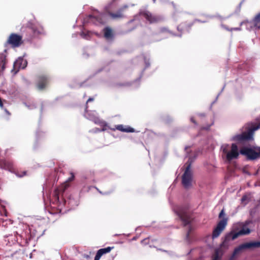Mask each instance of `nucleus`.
<instances>
[{"mask_svg":"<svg viewBox=\"0 0 260 260\" xmlns=\"http://www.w3.org/2000/svg\"><path fill=\"white\" fill-rule=\"evenodd\" d=\"M21 31L25 37L27 41L31 40L33 38L43 33V27L38 24L28 22L26 26H22Z\"/></svg>","mask_w":260,"mask_h":260,"instance_id":"f257e3e1","label":"nucleus"},{"mask_svg":"<svg viewBox=\"0 0 260 260\" xmlns=\"http://www.w3.org/2000/svg\"><path fill=\"white\" fill-rule=\"evenodd\" d=\"M88 105L85 106V113L87 117L91 121H93L95 123L99 124L102 127L103 131H107L111 129V128L106 122L101 120L97 116V113L95 111H90L88 110Z\"/></svg>","mask_w":260,"mask_h":260,"instance_id":"f03ea898","label":"nucleus"},{"mask_svg":"<svg viewBox=\"0 0 260 260\" xmlns=\"http://www.w3.org/2000/svg\"><path fill=\"white\" fill-rule=\"evenodd\" d=\"M222 150L229 160L237 158L239 154L237 146L234 144L232 145H223Z\"/></svg>","mask_w":260,"mask_h":260,"instance_id":"7ed1b4c3","label":"nucleus"},{"mask_svg":"<svg viewBox=\"0 0 260 260\" xmlns=\"http://www.w3.org/2000/svg\"><path fill=\"white\" fill-rule=\"evenodd\" d=\"M6 43L11 45L12 48L18 47L23 43L22 36L12 33L8 38Z\"/></svg>","mask_w":260,"mask_h":260,"instance_id":"20e7f679","label":"nucleus"},{"mask_svg":"<svg viewBox=\"0 0 260 260\" xmlns=\"http://www.w3.org/2000/svg\"><path fill=\"white\" fill-rule=\"evenodd\" d=\"M241 153L250 159H255L260 156V148L255 147L254 149L243 148L241 149Z\"/></svg>","mask_w":260,"mask_h":260,"instance_id":"39448f33","label":"nucleus"},{"mask_svg":"<svg viewBox=\"0 0 260 260\" xmlns=\"http://www.w3.org/2000/svg\"><path fill=\"white\" fill-rule=\"evenodd\" d=\"M49 83V78L46 75H40L37 76V87L40 90L45 89Z\"/></svg>","mask_w":260,"mask_h":260,"instance_id":"423d86ee","label":"nucleus"},{"mask_svg":"<svg viewBox=\"0 0 260 260\" xmlns=\"http://www.w3.org/2000/svg\"><path fill=\"white\" fill-rule=\"evenodd\" d=\"M68 186V183L67 182H65L64 184L55 189L54 193V197L55 201L59 202L60 196H63V193L64 192Z\"/></svg>","mask_w":260,"mask_h":260,"instance_id":"0eeeda50","label":"nucleus"},{"mask_svg":"<svg viewBox=\"0 0 260 260\" xmlns=\"http://www.w3.org/2000/svg\"><path fill=\"white\" fill-rule=\"evenodd\" d=\"M191 173L190 167L188 166L183 176L182 183L185 187H187L191 184Z\"/></svg>","mask_w":260,"mask_h":260,"instance_id":"6e6552de","label":"nucleus"},{"mask_svg":"<svg viewBox=\"0 0 260 260\" xmlns=\"http://www.w3.org/2000/svg\"><path fill=\"white\" fill-rule=\"evenodd\" d=\"M105 14H100L97 15H90V20L95 24H104L105 23L104 19Z\"/></svg>","mask_w":260,"mask_h":260,"instance_id":"1a4fd4ad","label":"nucleus"},{"mask_svg":"<svg viewBox=\"0 0 260 260\" xmlns=\"http://www.w3.org/2000/svg\"><path fill=\"white\" fill-rule=\"evenodd\" d=\"M226 224V220L223 219L218 224L216 228L214 230L213 233V237H217L220 234V233L224 229Z\"/></svg>","mask_w":260,"mask_h":260,"instance_id":"9d476101","label":"nucleus"},{"mask_svg":"<svg viewBox=\"0 0 260 260\" xmlns=\"http://www.w3.org/2000/svg\"><path fill=\"white\" fill-rule=\"evenodd\" d=\"M2 168L9 170L10 172H14L15 167L13 161L11 160H4L0 162Z\"/></svg>","mask_w":260,"mask_h":260,"instance_id":"9b49d317","label":"nucleus"},{"mask_svg":"<svg viewBox=\"0 0 260 260\" xmlns=\"http://www.w3.org/2000/svg\"><path fill=\"white\" fill-rule=\"evenodd\" d=\"M103 32L104 33V37L107 40H110L112 39L113 33L112 28L109 27H106L103 29Z\"/></svg>","mask_w":260,"mask_h":260,"instance_id":"f8f14e48","label":"nucleus"},{"mask_svg":"<svg viewBox=\"0 0 260 260\" xmlns=\"http://www.w3.org/2000/svg\"><path fill=\"white\" fill-rule=\"evenodd\" d=\"M105 12L112 18L114 17V2L113 1L109 3L105 8Z\"/></svg>","mask_w":260,"mask_h":260,"instance_id":"ddd939ff","label":"nucleus"},{"mask_svg":"<svg viewBox=\"0 0 260 260\" xmlns=\"http://www.w3.org/2000/svg\"><path fill=\"white\" fill-rule=\"evenodd\" d=\"M250 231L248 228H244L242 230L240 231L239 232L235 234H232L231 235L232 239L234 240L237 238L239 236L247 235L250 233Z\"/></svg>","mask_w":260,"mask_h":260,"instance_id":"4468645a","label":"nucleus"},{"mask_svg":"<svg viewBox=\"0 0 260 260\" xmlns=\"http://www.w3.org/2000/svg\"><path fill=\"white\" fill-rule=\"evenodd\" d=\"M112 249V247L101 248L98 251L95 255L100 258L103 254L109 252Z\"/></svg>","mask_w":260,"mask_h":260,"instance_id":"2eb2a0df","label":"nucleus"},{"mask_svg":"<svg viewBox=\"0 0 260 260\" xmlns=\"http://www.w3.org/2000/svg\"><path fill=\"white\" fill-rule=\"evenodd\" d=\"M117 129L125 132H134V130L133 128L127 126H123L122 125H118L116 127Z\"/></svg>","mask_w":260,"mask_h":260,"instance_id":"dca6fc26","label":"nucleus"},{"mask_svg":"<svg viewBox=\"0 0 260 260\" xmlns=\"http://www.w3.org/2000/svg\"><path fill=\"white\" fill-rule=\"evenodd\" d=\"M6 63V56L4 53H0V66L2 70L5 69V64Z\"/></svg>","mask_w":260,"mask_h":260,"instance_id":"f3484780","label":"nucleus"},{"mask_svg":"<svg viewBox=\"0 0 260 260\" xmlns=\"http://www.w3.org/2000/svg\"><path fill=\"white\" fill-rule=\"evenodd\" d=\"M27 62L26 60L23 59H19L14 62V66H17L18 64L19 65V68L24 69L26 66Z\"/></svg>","mask_w":260,"mask_h":260,"instance_id":"a211bd4d","label":"nucleus"},{"mask_svg":"<svg viewBox=\"0 0 260 260\" xmlns=\"http://www.w3.org/2000/svg\"><path fill=\"white\" fill-rule=\"evenodd\" d=\"M15 174L16 176H17L19 177H22L26 175V171H22L20 173L18 172H17L15 173Z\"/></svg>","mask_w":260,"mask_h":260,"instance_id":"6ab92c4d","label":"nucleus"},{"mask_svg":"<svg viewBox=\"0 0 260 260\" xmlns=\"http://www.w3.org/2000/svg\"><path fill=\"white\" fill-rule=\"evenodd\" d=\"M255 24L257 26L260 27V15L257 16L255 18Z\"/></svg>","mask_w":260,"mask_h":260,"instance_id":"aec40b11","label":"nucleus"},{"mask_svg":"<svg viewBox=\"0 0 260 260\" xmlns=\"http://www.w3.org/2000/svg\"><path fill=\"white\" fill-rule=\"evenodd\" d=\"M71 176L68 178L66 182H67L69 184V182H71L73 181L75 178L74 174L73 173L71 172L70 173Z\"/></svg>","mask_w":260,"mask_h":260,"instance_id":"412c9836","label":"nucleus"},{"mask_svg":"<svg viewBox=\"0 0 260 260\" xmlns=\"http://www.w3.org/2000/svg\"><path fill=\"white\" fill-rule=\"evenodd\" d=\"M94 101V98H89L87 100V102H86V105H88V103L89 102H92V101Z\"/></svg>","mask_w":260,"mask_h":260,"instance_id":"4be33fe9","label":"nucleus"},{"mask_svg":"<svg viewBox=\"0 0 260 260\" xmlns=\"http://www.w3.org/2000/svg\"><path fill=\"white\" fill-rule=\"evenodd\" d=\"M224 216V213L223 210H222L219 214V217L220 218H222V217H223Z\"/></svg>","mask_w":260,"mask_h":260,"instance_id":"5701e85b","label":"nucleus"},{"mask_svg":"<svg viewBox=\"0 0 260 260\" xmlns=\"http://www.w3.org/2000/svg\"><path fill=\"white\" fill-rule=\"evenodd\" d=\"M250 137H248V136H246L245 135L242 136V139H250Z\"/></svg>","mask_w":260,"mask_h":260,"instance_id":"b1692460","label":"nucleus"},{"mask_svg":"<svg viewBox=\"0 0 260 260\" xmlns=\"http://www.w3.org/2000/svg\"><path fill=\"white\" fill-rule=\"evenodd\" d=\"M5 111L8 115H11V113L7 109H5Z\"/></svg>","mask_w":260,"mask_h":260,"instance_id":"393cba45","label":"nucleus"},{"mask_svg":"<svg viewBox=\"0 0 260 260\" xmlns=\"http://www.w3.org/2000/svg\"><path fill=\"white\" fill-rule=\"evenodd\" d=\"M100 259V258L99 257H98L97 256L95 255L94 260H99Z\"/></svg>","mask_w":260,"mask_h":260,"instance_id":"a878e982","label":"nucleus"},{"mask_svg":"<svg viewBox=\"0 0 260 260\" xmlns=\"http://www.w3.org/2000/svg\"><path fill=\"white\" fill-rule=\"evenodd\" d=\"M246 199V197H244L242 199V202H244V200Z\"/></svg>","mask_w":260,"mask_h":260,"instance_id":"bb28decb","label":"nucleus"},{"mask_svg":"<svg viewBox=\"0 0 260 260\" xmlns=\"http://www.w3.org/2000/svg\"><path fill=\"white\" fill-rule=\"evenodd\" d=\"M239 139H241V138H239V137L237 138V140H239Z\"/></svg>","mask_w":260,"mask_h":260,"instance_id":"cd10ccee","label":"nucleus"}]
</instances>
